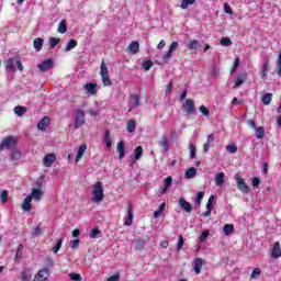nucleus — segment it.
I'll return each mask as SVG.
<instances>
[{
  "label": "nucleus",
  "mask_w": 281,
  "mask_h": 281,
  "mask_svg": "<svg viewBox=\"0 0 281 281\" xmlns=\"http://www.w3.org/2000/svg\"><path fill=\"white\" fill-rule=\"evenodd\" d=\"M92 201L94 203H102V201H104V188L102 187V182L98 181L94 183L92 188Z\"/></svg>",
  "instance_id": "1"
},
{
  "label": "nucleus",
  "mask_w": 281,
  "mask_h": 281,
  "mask_svg": "<svg viewBox=\"0 0 281 281\" xmlns=\"http://www.w3.org/2000/svg\"><path fill=\"white\" fill-rule=\"evenodd\" d=\"M99 74L104 87H111V85H113V81H111V76H109V68L106 67L104 59L101 63V69Z\"/></svg>",
  "instance_id": "2"
},
{
  "label": "nucleus",
  "mask_w": 281,
  "mask_h": 281,
  "mask_svg": "<svg viewBox=\"0 0 281 281\" xmlns=\"http://www.w3.org/2000/svg\"><path fill=\"white\" fill-rule=\"evenodd\" d=\"M235 179L237 181V188L240 192H243V194H249V192H251V189L249 188L247 182H245V179L240 177V173H236Z\"/></svg>",
  "instance_id": "3"
},
{
  "label": "nucleus",
  "mask_w": 281,
  "mask_h": 281,
  "mask_svg": "<svg viewBox=\"0 0 281 281\" xmlns=\"http://www.w3.org/2000/svg\"><path fill=\"white\" fill-rule=\"evenodd\" d=\"M16 137L14 136H8L2 139L0 143V150H3V148H14L16 146Z\"/></svg>",
  "instance_id": "4"
},
{
  "label": "nucleus",
  "mask_w": 281,
  "mask_h": 281,
  "mask_svg": "<svg viewBox=\"0 0 281 281\" xmlns=\"http://www.w3.org/2000/svg\"><path fill=\"white\" fill-rule=\"evenodd\" d=\"M182 109L187 115H196V108L194 106V100L192 99H187Z\"/></svg>",
  "instance_id": "5"
},
{
  "label": "nucleus",
  "mask_w": 281,
  "mask_h": 281,
  "mask_svg": "<svg viewBox=\"0 0 281 281\" xmlns=\"http://www.w3.org/2000/svg\"><path fill=\"white\" fill-rule=\"evenodd\" d=\"M37 68L42 74H45V71H49V69H54V59H45L40 65H37Z\"/></svg>",
  "instance_id": "6"
},
{
  "label": "nucleus",
  "mask_w": 281,
  "mask_h": 281,
  "mask_svg": "<svg viewBox=\"0 0 281 281\" xmlns=\"http://www.w3.org/2000/svg\"><path fill=\"white\" fill-rule=\"evenodd\" d=\"M85 111L77 110L76 119H75V128H81V126H85Z\"/></svg>",
  "instance_id": "7"
},
{
  "label": "nucleus",
  "mask_w": 281,
  "mask_h": 281,
  "mask_svg": "<svg viewBox=\"0 0 281 281\" xmlns=\"http://www.w3.org/2000/svg\"><path fill=\"white\" fill-rule=\"evenodd\" d=\"M87 90L88 95H97L98 94V83L88 82L83 86Z\"/></svg>",
  "instance_id": "8"
},
{
  "label": "nucleus",
  "mask_w": 281,
  "mask_h": 281,
  "mask_svg": "<svg viewBox=\"0 0 281 281\" xmlns=\"http://www.w3.org/2000/svg\"><path fill=\"white\" fill-rule=\"evenodd\" d=\"M55 161H56V154H48L43 159V164L45 168H52Z\"/></svg>",
  "instance_id": "9"
},
{
  "label": "nucleus",
  "mask_w": 281,
  "mask_h": 281,
  "mask_svg": "<svg viewBox=\"0 0 281 281\" xmlns=\"http://www.w3.org/2000/svg\"><path fill=\"white\" fill-rule=\"evenodd\" d=\"M248 78V74L247 72H241L239 74L236 78H235V81H234V89H238V87H240L245 80H247Z\"/></svg>",
  "instance_id": "10"
},
{
  "label": "nucleus",
  "mask_w": 281,
  "mask_h": 281,
  "mask_svg": "<svg viewBox=\"0 0 281 281\" xmlns=\"http://www.w3.org/2000/svg\"><path fill=\"white\" fill-rule=\"evenodd\" d=\"M271 258H273L274 260H278V258H281L280 241H276L273 244V247L271 250Z\"/></svg>",
  "instance_id": "11"
},
{
  "label": "nucleus",
  "mask_w": 281,
  "mask_h": 281,
  "mask_svg": "<svg viewBox=\"0 0 281 281\" xmlns=\"http://www.w3.org/2000/svg\"><path fill=\"white\" fill-rule=\"evenodd\" d=\"M145 247H146V239L140 238V237L135 239V246H134L135 252L144 251Z\"/></svg>",
  "instance_id": "12"
},
{
  "label": "nucleus",
  "mask_w": 281,
  "mask_h": 281,
  "mask_svg": "<svg viewBox=\"0 0 281 281\" xmlns=\"http://www.w3.org/2000/svg\"><path fill=\"white\" fill-rule=\"evenodd\" d=\"M158 146L161 148L162 153H168L170 150V144L168 143V137L166 135H162Z\"/></svg>",
  "instance_id": "13"
},
{
  "label": "nucleus",
  "mask_w": 281,
  "mask_h": 281,
  "mask_svg": "<svg viewBox=\"0 0 281 281\" xmlns=\"http://www.w3.org/2000/svg\"><path fill=\"white\" fill-rule=\"evenodd\" d=\"M126 54H137L139 52V42L134 41L132 42L126 48Z\"/></svg>",
  "instance_id": "14"
},
{
  "label": "nucleus",
  "mask_w": 281,
  "mask_h": 281,
  "mask_svg": "<svg viewBox=\"0 0 281 281\" xmlns=\"http://www.w3.org/2000/svg\"><path fill=\"white\" fill-rule=\"evenodd\" d=\"M47 278H49V269L47 268L41 269L35 277L37 281H45Z\"/></svg>",
  "instance_id": "15"
},
{
  "label": "nucleus",
  "mask_w": 281,
  "mask_h": 281,
  "mask_svg": "<svg viewBox=\"0 0 281 281\" xmlns=\"http://www.w3.org/2000/svg\"><path fill=\"white\" fill-rule=\"evenodd\" d=\"M29 196L32 199H34V201L36 203H38V201H41V199H43V190L41 189H32L31 194H29Z\"/></svg>",
  "instance_id": "16"
},
{
  "label": "nucleus",
  "mask_w": 281,
  "mask_h": 281,
  "mask_svg": "<svg viewBox=\"0 0 281 281\" xmlns=\"http://www.w3.org/2000/svg\"><path fill=\"white\" fill-rule=\"evenodd\" d=\"M201 269H203V259L198 257L193 260V271L199 276L201 273Z\"/></svg>",
  "instance_id": "17"
},
{
  "label": "nucleus",
  "mask_w": 281,
  "mask_h": 281,
  "mask_svg": "<svg viewBox=\"0 0 281 281\" xmlns=\"http://www.w3.org/2000/svg\"><path fill=\"white\" fill-rule=\"evenodd\" d=\"M50 119L49 116H44L38 123H37V130L38 131H47V127L49 126Z\"/></svg>",
  "instance_id": "18"
},
{
  "label": "nucleus",
  "mask_w": 281,
  "mask_h": 281,
  "mask_svg": "<svg viewBox=\"0 0 281 281\" xmlns=\"http://www.w3.org/2000/svg\"><path fill=\"white\" fill-rule=\"evenodd\" d=\"M124 225H126V227H131L133 225V204L130 203L127 206V218L124 222Z\"/></svg>",
  "instance_id": "19"
},
{
  "label": "nucleus",
  "mask_w": 281,
  "mask_h": 281,
  "mask_svg": "<svg viewBox=\"0 0 281 281\" xmlns=\"http://www.w3.org/2000/svg\"><path fill=\"white\" fill-rule=\"evenodd\" d=\"M23 212H32V198L29 195L21 203Z\"/></svg>",
  "instance_id": "20"
},
{
  "label": "nucleus",
  "mask_w": 281,
  "mask_h": 281,
  "mask_svg": "<svg viewBox=\"0 0 281 281\" xmlns=\"http://www.w3.org/2000/svg\"><path fill=\"white\" fill-rule=\"evenodd\" d=\"M179 205L180 207H182V210H184V212H187L188 214H190L192 212V204H190V202L186 201V199L180 198L179 199Z\"/></svg>",
  "instance_id": "21"
},
{
  "label": "nucleus",
  "mask_w": 281,
  "mask_h": 281,
  "mask_svg": "<svg viewBox=\"0 0 281 281\" xmlns=\"http://www.w3.org/2000/svg\"><path fill=\"white\" fill-rule=\"evenodd\" d=\"M116 153L119 154L120 159H124V156L126 155L124 142L121 140L117 143Z\"/></svg>",
  "instance_id": "22"
},
{
  "label": "nucleus",
  "mask_w": 281,
  "mask_h": 281,
  "mask_svg": "<svg viewBox=\"0 0 281 281\" xmlns=\"http://www.w3.org/2000/svg\"><path fill=\"white\" fill-rule=\"evenodd\" d=\"M15 60H16V58H12V57L5 60V67L12 74H14V71H16V67H14Z\"/></svg>",
  "instance_id": "23"
},
{
  "label": "nucleus",
  "mask_w": 281,
  "mask_h": 281,
  "mask_svg": "<svg viewBox=\"0 0 281 281\" xmlns=\"http://www.w3.org/2000/svg\"><path fill=\"white\" fill-rule=\"evenodd\" d=\"M21 280L22 281H30V280H32V270L30 268H25L21 272Z\"/></svg>",
  "instance_id": "24"
},
{
  "label": "nucleus",
  "mask_w": 281,
  "mask_h": 281,
  "mask_svg": "<svg viewBox=\"0 0 281 281\" xmlns=\"http://www.w3.org/2000/svg\"><path fill=\"white\" fill-rule=\"evenodd\" d=\"M45 43V40L41 38V37H36L33 41V46L34 49H36V52H41V49H43V44Z\"/></svg>",
  "instance_id": "25"
},
{
  "label": "nucleus",
  "mask_w": 281,
  "mask_h": 281,
  "mask_svg": "<svg viewBox=\"0 0 281 281\" xmlns=\"http://www.w3.org/2000/svg\"><path fill=\"white\" fill-rule=\"evenodd\" d=\"M188 49H191L192 52H196L199 47H201V43L196 40H191L189 44H187Z\"/></svg>",
  "instance_id": "26"
},
{
  "label": "nucleus",
  "mask_w": 281,
  "mask_h": 281,
  "mask_svg": "<svg viewBox=\"0 0 281 281\" xmlns=\"http://www.w3.org/2000/svg\"><path fill=\"white\" fill-rule=\"evenodd\" d=\"M85 153H87V144H83L79 147L77 155H76V161H80L82 159Z\"/></svg>",
  "instance_id": "27"
},
{
  "label": "nucleus",
  "mask_w": 281,
  "mask_h": 281,
  "mask_svg": "<svg viewBox=\"0 0 281 281\" xmlns=\"http://www.w3.org/2000/svg\"><path fill=\"white\" fill-rule=\"evenodd\" d=\"M196 0H180V8L181 10H188L189 5H194Z\"/></svg>",
  "instance_id": "28"
},
{
  "label": "nucleus",
  "mask_w": 281,
  "mask_h": 281,
  "mask_svg": "<svg viewBox=\"0 0 281 281\" xmlns=\"http://www.w3.org/2000/svg\"><path fill=\"white\" fill-rule=\"evenodd\" d=\"M223 183H225V172H218L215 176V184L223 186Z\"/></svg>",
  "instance_id": "29"
},
{
  "label": "nucleus",
  "mask_w": 281,
  "mask_h": 281,
  "mask_svg": "<svg viewBox=\"0 0 281 281\" xmlns=\"http://www.w3.org/2000/svg\"><path fill=\"white\" fill-rule=\"evenodd\" d=\"M75 47H78V41L76 40H70L65 47L64 52H71V49H75Z\"/></svg>",
  "instance_id": "30"
},
{
  "label": "nucleus",
  "mask_w": 281,
  "mask_h": 281,
  "mask_svg": "<svg viewBox=\"0 0 281 281\" xmlns=\"http://www.w3.org/2000/svg\"><path fill=\"white\" fill-rule=\"evenodd\" d=\"M272 98H273V93H266L262 95L261 102L267 106V105L271 104Z\"/></svg>",
  "instance_id": "31"
},
{
  "label": "nucleus",
  "mask_w": 281,
  "mask_h": 281,
  "mask_svg": "<svg viewBox=\"0 0 281 281\" xmlns=\"http://www.w3.org/2000/svg\"><path fill=\"white\" fill-rule=\"evenodd\" d=\"M143 155H144V148L142 146H137L135 148V156H134L135 161H139Z\"/></svg>",
  "instance_id": "32"
},
{
  "label": "nucleus",
  "mask_w": 281,
  "mask_h": 281,
  "mask_svg": "<svg viewBox=\"0 0 281 281\" xmlns=\"http://www.w3.org/2000/svg\"><path fill=\"white\" fill-rule=\"evenodd\" d=\"M26 111H27L26 106H15L14 108V113H15V115H19V117H22L23 115H25Z\"/></svg>",
  "instance_id": "33"
},
{
  "label": "nucleus",
  "mask_w": 281,
  "mask_h": 281,
  "mask_svg": "<svg viewBox=\"0 0 281 281\" xmlns=\"http://www.w3.org/2000/svg\"><path fill=\"white\" fill-rule=\"evenodd\" d=\"M223 232L225 236H232V233L234 232V224H225Z\"/></svg>",
  "instance_id": "34"
},
{
  "label": "nucleus",
  "mask_w": 281,
  "mask_h": 281,
  "mask_svg": "<svg viewBox=\"0 0 281 281\" xmlns=\"http://www.w3.org/2000/svg\"><path fill=\"white\" fill-rule=\"evenodd\" d=\"M196 177V168L191 167L186 171V178L187 179H194Z\"/></svg>",
  "instance_id": "35"
},
{
  "label": "nucleus",
  "mask_w": 281,
  "mask_h": 281,
  "mask_svg": "<svg viewBox=\"0 0 281 281\" xmlns=\"http://www.w3.org/2000/svg\"><path fill=\"white\" fill-rule=\"evenodd\" d=\"M262 72H261V78H267V74L269 71V59L265 58L263 59V66H262Z\"/></svg>",
  "instance_id": "36"
},
{
  "label": "nucleus",
  "mask_w": 281,
  "mask_h": 281,
  "mask_svg": "<svg viewBox=\"0 0 281 281\" xmlns=\"http://www.w3.org/2000/svg\"><path fill=\"white\" fill-rule=\"evenodd\" d=\"M103 139H104V144L106 145V147L111 148V146H112V143H111V132L109 130L105 131Z\"/></svg>",
  "instance_id": "37"
},
{
  "label": "nucleus",
  "mask_w": 281,
  "mask_h": 281,
  "mask_svg": "<svg viewBox=\"0 0 281 281\" xmlns=\"http://www.w3.org/2000/svg\"><path fill=\"white\" fill-rule=\"evenodd\" d=\"M137 124L135 123V120L127 121V132L128 133H135Z\"/></svg>",
  "instance_id": "38"
},
{
  "label": "nucleus",
  "mask_w": 281,
  "mask_h": 281,
  "mask_svg": "<svg viewBox=\"0 0 281 281\" xmlns=\"http://www.w3.org/2000/svg\"><path fill=\"white\" fill-rule=\"evenodd\" d=\"M57 31L59 32V34H67V23L65 22V20L59 23Z\"/></svg>",
  "instance_id": "39"
},
{
  "label": "nucleus",
  "mask_w": 281,
  "mask_h": 281,
  "mask_svg": "<svg viewBox=\"0 0 281 281\" xmlns=\"http://www.w3.org/2000/svg\"><path fill=\"white\" fill-rule=\"evenodd\" d=\"M100 234H102V231L100 228H92L89 236L90 238H100Z\"/></svg>",
  "instance_id": "40"
},
{
  "label": "nucleus",
  "mask_w": 281,
  "mask_h": 281,
  "mask_svg": "<svg viewBox=\"0 0 281 281\" xmlns=\"http://www.w3.org/2000/svg\"><path fill=\"white\" fill-rule=\"evenodd\" d=\"M256 137L257 139H262V137H265V127L259 126L256 128Z\"/></svg>",
  "instance_id": "41"
},
{
  "label": "nucleus",
  "mask_w": 281,
  "mask_h": 281,
  "mask_svg": "<svg viewBox=\"0 0 281 281\" xmlns=\"http://www.w3.org/2000/svg\"><path fill=\"white\" fill-rule=\"evenodd\" d=\"M226 150H227V153H231V155H234V154L238 153V147L234 144H231V145L226 146Z\"/></svg>",
  "instance_id": "42"
},
{
  "label": "nucleus",
  "mask_w": 281,
  "mask_h": 281,
  "mask_svg": "<svg viewBox=\"0 0 281 281\" xmlns=\"http://www.w3.org/2000/svg\"><path fill=\"white\" fill-rule=\"evenodd\" d=\"M274 71L277 76L281 78V53L279 54L278 61H277V69Z\"/></svg>",
  "instance_id": "43"
},
{
  "label": "nucleus",
  "mask_w": 281,
  "mask_h": 281,
  "mask_svg": "<svg viewBox=\"0 0 281 281\" xmlns=\"http://www.w3.org/2000/svg\"><path fill=\"white\" fill-rule=\"evenodd\" d=\"M190 158L196 159V146L194 144H190Z\"/></svg>",
  "instance_id": "44"
},
{
  "label": "nucleus",
  "mask_w": 281,
  "mask_h": 281,
  "mask_svg": "<svg viewBox=\"0 0 281 281\" xmlns=\"http://www.w3.org/2000/svg\"><path fill=\"white\" fill-rule=\"evenodd\" d=\"M63 247V239H57L55 247L53 248V254H58Z\"/></svg>",
  "instance_id": "45"
},
{
  "label": "nucleus",
  "mask_w": 281,
  "mask_h": 281,
  "mask_svg": "<svg viewBox=\"0 0 281 281\" xmlns=\"http://www.w3.org/2000/svg\"><path fill=\"white\" fill-rule=\"evenodd\" d=\"M262 274V271L260 270V268H255L251 272V278L252 279H258L260 276Z\"/></svg>",
  "instance_id": "46"
},
{
  "label": "nucleus",
  "mask_w": 281,
  "mask_h": 281,
  "mask_svg": "<svg viewBox=\"0 0 281 281\" xmlns=\"http://www.w3.org/2000/svg\"><path fill=\"white\" fill-rule=\"evenodd\" d=\"M214 195H210L207 203H206V210H213L214 209Z\"/></svg>",
  "instance_id": "47"
},
{
  "label": "nucleus",
  "mask_w": 281,
  "mask_h": 281,
  "mask_svg": "<svg viewBox=\"0 0 281 281\" xmlns=\"http://www.w3.org/2000/svg\"><path fill=\"white\" fill-rule=\"evenodd\" d=\"M58 43H60V38H58V37H49V46L52 48L56 47V45H58Z\"/></svg>",
  "instance_id": "48"
},
{
  "label": "nucleus",
  "mask_w": 281,
  "mask_h": 281,
  "mask_svg": "<svg viewBox=\"0 0 281 281\" xmlns=\"http://www.w3.org/2000/svg\"><path fill=\"white\" fill-rule=\"evenodd\" d=\"M221 45H222L223 47H229V45H232V40L228 38V37H223V38L221 40Z\"/></svg>",
  "instance_id": "49"
},
{
  "label": "nucleus",
  "mask_w": 281,
  "mask_h": 281,
  "mask_svg": "<svg viewBox=\"0 0 281 281\" xmlns=\"http://www.w3.org/2000/svg\"><path fill=\"white\" fill-rule=\"evenodd\" d=\"M199 111L202 112L204 117H210V110L207 108H205V105H201L199 108Z\"/></svg>",
  "instance_id": "50"
},
{
  "label": "nucleus",
  "mask_w": 281,
  "mask_h": 281,
  "mask_svg": "<svg viewBox=\"0 0 281 281\" xmlns=\"http://www.w3.org/2000/svg\"><path fill=\"white\" fill-rule=\"evenodd\" d=\"M1 203H8V190H3L0 194Z\"/></svg>",
  "instance_id": "51"
},
{
  "label": "nucleus",
  "mask_w": 281,
  "mask_h": 281,
  "mask_svg": "<svg viewBox=\"0 0 281 281\" xmlns=\"http://www.w3.org/2000/svg\"><path fill=\"white\" fill-rule=\"evenodd\" d=\"M69 278H70V280H75V281L82 280V276H80V273H76V272L69 273Z\"/></svg>",
  "instance_id": "52"
},
{
  "label": "nucleus",
  "mask_w": 281,
  "mask_h": 281,
  "mask_svg": "<svg viewBox=\"0 0 281 281\" xmlns=\"http://www.w3.org/2000/svg\"><path fill=\"white\" fill-rule=\"evenodd\" d=\"M178 47H179V42H172L168 49L169 54H172L173 52H176Z\"/></svg>",
  "instance_id": "53"
},
{
  "label": "nucleus",
  "mask_w": 281,
  "mask_h": 281,
  "mask_svg": "<svg viewBox=\"0 0 281 281\" xmlns=\"http://www.w3.org/2000/svg\"><path fill=\"white\" fill-rule=\"evenodd\" d=\"M184 243H186V239H183V235H179L178 251H181V249H183Z\"/></svg>",
  "instance_id": "54"
},
{
  "label": "nucleus",
  "mask_w": 281,
  "mask_h": 281,
  "mask_svg": "<svg viewBox=\"0 0 281 281\" xmlns=\"http://www.w3.org/2000/svg\"><path fill=\"white\" fill-rule=\"evenodd\" d=\"M11 159L13 160V161H19V159H21V151H12V154H11Z\"/></svg>",
  "instance_id": "55"
},
{
  "label": "nucleus",
  "mask_w": 281,
  "mask_h": 281,
  "mask_svg": "<svg viewBox=\"0 0 281 281\" xmlns=\"http://www.w3.org/2000/svg\"><path fill=\"white\" fill-rule=\"evenodd\" d=\"M79 245H80V239H74L70 241L69 247L70 249H78Z\"/></svg>",
  "instance_id": "56"
},
{
  "label": "nucleus",
  "mask_w": 281,
  "mask_h": 281,
  "mask_svg": "<svg viewBox=\"0 0 281 281\" xmlns=\"http://www.w3.org/2000/svg\"><path fill=\"white\" fill-rule=\"evenodd\" d=\"M240 65V58L236 57L234 60V65L233 68L231 70V74H234V71H236V69H238V66Z\"/></svg>",
  "instance_id": "57"
},
{
  "label": "nucleus",
  "mask_w": 281,
  "mask_h": 281,
  "mask_svg": "<svg viewBox=\"0 0 281 281\" xmlns=\"http://www.w3.org/2000/svg\"><path fill=\"white\" fill-rule=\"evenodd\" d=\"M150 67H153V60H147L143 63V68L145 71H150Z\"/></svg>",
  "instance_id": "58"
},
{
  "label": "nucleus",
  "mask_w": 281,
  "mask_h": 281,
  "mask_svg": "<svg viewBox=\"0 0 281 281\" xmlns=\"http://www.w3.org/2000/svg\"><path fill=\"white\" fill-rule=\"evenodd\" d=\"M203 196H205V192L200 191V192L196 193L195 201H196L198 205H200L201 200L203 199Z\"/></svg>",
  "instance_id": "59"
},
{
  "label": "nucleus",
  "mask_w": 281,
  "mask_h": 281,
  "mask_svg": "<svg viewBox=\"0 0 281 281\" xmlns=\"http://www.w3.org/2000/svg\"><path fill=\"white\" fill-rule=\"evenodd\" d=\"M33 236H43V229L40 226L33 228Z\"/></svg>",
  "instance_id": "60"
},
{
  "label": "nucleus",
  "mask_w": 281,
  "mask_h": 281,
  "mask_svg": "<svg viewBox=\"0 0 281 281\" xmlns=\"http://www.w3.org/2000/svg\"><path fill=\"white\" fill-rule=\"evenodd\" d=\"M224 12L226 14H234V11L232 10V7L227 2L224 3Z\"/></svg>",
  "instance_id": "61"
},
{
  "label": "nucleus",
  "mask_w": 281,
  "mask_h": 281,
  "mask_svg": "<svg viewBox=\"0 0 281 281\" xmlns=\"http://www.w3.org/2000/svg\"><path fill=\"white\" fill-rule=\"evenodd\" d=\"M132 100H134V106H139V104H142L140 99L137 94H132Z\"/></svg>",
  "instance_id": "62"
},
{
  "label": "nucleus",
  "mask_w": 281,
  "mask_h": 281,
  "mask_svg": "<svg viewBox=\"0 0 281 281\" xmlns=\"http://www.w3.org/2000/svg\"><path fill=\"white\" fill-rule=\"evenodd\" d=\"M15 65L19 71H23V63H21V57H15Z\"/></svg>",
  "instance_id": "63"
},
{
  "label": "nucleus",
  "mask_w": 281,
  "mask_h": 281,
  "mask_svg": "<svg viewBox=\"0 0 281 281\" xmlns=\"http://www.w3.org/2000/svg\"><path fill=\"white\" fill-rule=\"evenodd\" d=\"M108 281H120V274H113L110 278H108Z\"/></svg>",
  "instance_id": "64"
}]
</instances>
